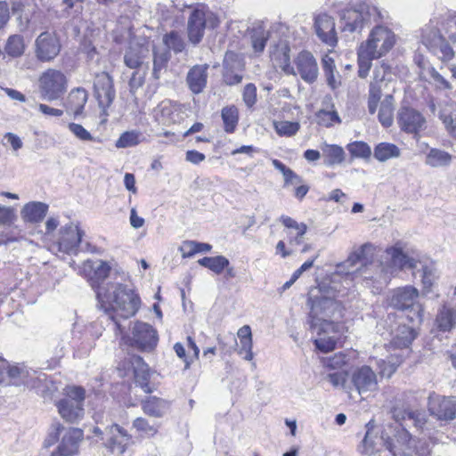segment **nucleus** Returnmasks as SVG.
<instances>
[{
	"instance_id": "30",
	"label": "nucleus",
	"mask_w": 456,
	"mask_h": 456,
	"mask_svg": "<svg viewBox=\"0 0 456 456\" xmlns=\"http://www.w3.org/2000/svg\"><path fill=\"white\" fill-rule=\"evenodd\" d=\"M317 337L314 338V345L316 348L323 353H328L335 349L337 340L338 338V326L330 330L327 327L323 326V329L320 332H315Z\"/></svg>"
},
{
	"instance_id": "1",
	"label": "nucleus",
	"mask_w": 456,
	"mask_h": 456,
	"mask_svg": "<svg viewBox=\"0 0 456 456\" xmlns=\"http://www.w3.org/2000/svg\"><path fill=\"white\" fill-rule=\"evenodd\" d=\"M83 272L96 294L99 307L111 321L115 333L124 334L125 327L120 319L126 320L134 316L140 307V298L133 289L118 282H107L110 266L102 260H87L84 263Z\"/></svg>"
},
{
	"instance_id": "5",
	"label": "nucleus",
	"mask_w": 456,
	"mask_h": 456,
	"mask_svg": "<svg viewBox=\"0 0 456 456\" xmlns=\"http://www.w3.org/2000/svg\"><path fill=\"white\" fill-rule=\"evenodd\" d=\"M83 439L81 428L65 427L59 421H53L48 428L43 446L48 449L56 445L49 456H76Z\"/></svg>"
},
{
	"instance_id": "29",
	"label": "nucleus",
	"mask_w": 456,
	"mask_h": 456,
	"mask_svg": "<svg viewBox=\"0 0 456 456\" xmlns=\"http://www.w3.org/2000/svg\"><path fill=\"white\" fill-rule=\"evenodd\" d=\"M282 224L289 231L287 232L289 242L291 245H299L303 242L304 235L307 231V225L304 223H297L293 218L282 216L281 217Z\"/></svg>"
},
{
	"instance_id": "63",
	"label": "nucleus",
	"mask_w": 456,
	"mask_h": 456,
	"mask_svg": "<svg viewBox=\"0 0 456 456\" xmlns=\"http://www.w3.org/2000/svg\"><path fill=\"white\" fill-rule=\"evenodd\" d=\"M242 99L245 105L249 109L256 104L257 101L256 86L253 83H248L244 86Z\"/></svg>"
},
{
	"instance_id": "45",
	"label": "nucleus",
	"mask_w": 456,
	"mask_h": 456,
	"mask_svg": "<svg viewBox=\"0 0 456 456\" xmlns=\"http://www.w3.org/2000/svg\"><path fill=\"white\" fill-rule=\"evenodd\" d=\"M222 119L226 133H233L239 121V110L235 106L224 107L222 110Z\"/></svg>"
},
{
	"instance_id": "62",
	"label": "nucleus",
	"mask_w": 456,
	"mask_h": 456,
	"mask_svg": "<svg viewBox=\"0 0 456 456\" xmlns=\"http://www.w3.org/2000/svg\"><path fill=\"white\" fill-rule=\"evenodd\" d=\"M422 270V283L426 289H429L435 280L436 279V269L433 263H429L428 265H424L421 267Z\"/></svg>"
},
{
	"instance_id": "19",
	"label": "nucleus",
	"mask_w": 456,
	"mask_h": 456,
	"mask_svg": "<svg viewBox=\"0 0 456 456\" xmlns=\"http://www.w3.org/2000/svg\"><path fill=\"white\" fill-rule=\"evenodd\" d=\"M95 96L104 115H108L107 109L112 104L116 94L113 79L107 72L98 74L94 81Z\"/></svg>"
},
{
	"instance_id": "42",
	"label": "nucleus",
	"mask_w": 456,
	"mask_h": 456,
	"mask_svg": "<svg viewBox=\"0 0 456 456\" xmlns=\"http://www.w3.org/2000/svg\"><path fill=\"white\" fill-rule=\"evenodd\" d=\"M199 265L208 268L216 274H220L230 265V261L224 256H205L198 260Z\"/></svg>"
},
{
	"instance_id": "38",
	"label": "nucleus",
	"mask_w": 456,
	"mask_h": 456,
	"mask_svg": "<svg viewBox=\"0 0 456 456\" xmlns=\"http://www.w3.org/2000/svg\"><path fill=\"white\" fill-rule=\"evenodd\" d=\"M289 51L288 45H281L272 53V59L286 74L296 75L294 67L290 65Z\"/></svg>"
},
{
	"instance_id": "10",
	"label": "nucleus",
	"mask_w": 456,
	"mask_h": 456,
	"mask_svg": "<svg viewBox=\"0 0 456 456\" xmlns=\"http://www.w3.org/2000/svg\"><path fill=\"white\" fill-rule=\"evenodd\" d=\"M372 251V245L364 244L362 245L357 251L353 253L346 260V264L354 267L358 264L361 265L360 267H356L355 270H353L351 273H356L359 276L362 277L363 280L366 281H373L379 284H387L389 281H379L377 276L379 273L382 269V267H387L384 263V260L379 263H370L368 264V253Z\"/></svg>"
},
{
	"instance_id": "47",
	"label": "nucleus",
	"mask_w": 456,
	"mask_h": 456,
	"mask_svg": "<svg viewBox=\"0 0 456 456\" xmlns=\"http://www.w3.org/2000/svg\"><path fill=\"white\" fill-rule=\"evenodd\" d=\"M273 126L278 135L286 137L294 136L300 129V124L297 121L274 120Z\"/></svg>"
},
{
	"instance_id": "7",
	"label": "nucleus",
	"mask_w": 456,
	"mask_h": 456,
	"mask_svg": "<svg viewBox=\"0 0 456 456\" xmlns=\"http://www.w3.org/2000/svg\"><path fill=\"white\" fill-rule=\"evenodd\" d=\"M419 291L411 286L397 288L391 292L388 297V305L401 311H409L407 319L412 324H419L422 322V307L418 303Z\"/></svg>"
},
{
	"instance_id": "8",
	"label": "nucleus",
	"mask_w": 456,
	"mask_h": 456,
	"mask_svg": "<svg viewBox=\"0 0 456 456\" xmlns=\"http://www.w3.org/2000/svg\"><path fill=\"white\" fill-rule=\"evenodd\" d=\"M86 391L81 387H67L65 397L56 403L61 417L67 422L77 423L85 414L84 401Z\"/></svg>"
},
{
	"instance_id": "43",
	"label": "nucleus",
	"mask_w": 456,
	"mask_h": 456,
	"mask_svg": "<svg viewBox=\"0 0 456 456\" xmlns=\"http://www.w3.org/2000/svg\"><path fill=\"white\" fill-rule=\"evenodd\" d=\"M144 51L142 46H130L124 56L125 64L130 69L142 68Z\"/></svg>"
},
{
	"instance_id": "14",
	"label": "nucleus",
	"mask_w": 456,
	"mask_h": 456,
	"mask_svg": "<svg viewBox=\"0 0 456 456\" xmlns=\"http://www.w3.org/2000/svg\"><path fill=\"white\" fill-rule=\"evenodd\" d=\"M84 232L74 224H69L61 227L59 238L51 247L50 250L63 252L65 254H77L82 241Z\"/></svg>"
},
{
	"instance_id": "36",
	"label": "nucleus",
	"mask_w": 456,
	"mask_h": 456,
	"mask_svg": "<svg viewBox=\"0 0 456 456\" xmlns=\"http://www.w3.org/2000/svg\"><path fill=\"white\" fill-rule=\"evenodd\" d=\"M26 50L24 37L20 34H14L8 37L4 47V53L12 58L22 56Z\"/></svg>"
},
{
	"instance_id": "31",
	"label": "nucleus",
	"mask_w": 456,
	"mask_h": 456,
	"mask_svg": "<svg viewBox=\"0 0 456 456\" xmlns=\"http://www.w3.org/2000/svg\"><path fill=\"white\" fill-rule=\"evenodd\" d=\"M48 205L39 201H32L26 204L20 211L24 221L29 223L41 222L46 216Z\"/></svg>"
},
{
	"instance_id": "37",
	"label": "nucleus",
	"mask_w": 456,
	"mask_h": 456,
	"mask_svg": "<svg viewBox=\"0 0 456 456\" xmlns=\"http://www.w3.org/2000/svg\"><path fill=\"white\" fill-rule=\"evenodd\" d=\"M452 156L443 150L432 148L426 156L425 163L432 167H444L451 165Z\"/></svg>"
},
{
	"instance_id": "24",
	"label": "nucleus",
	"mask_w": 456,
	"mask_h": 456,
	"mask_svg": "<svg viewBox=\"0 0 456 456\" xmlns=\"http://www.w3.org/2000/svg\"><path fill=\"white\" fill-rule=\"evenodd\" d=\"M110 438L107 446L112 452L123 453L126 448L132 444V436L118 424L111 425L109 428Z\"/></svg>"
},
{
	"instance_id": "32",
	"label": "nucleus",
	"mask_w": 456,
	"mask_h": 456,
	"mask_svg": "<svg viewBox=\"0 0 456 456\" xmlns=\"http://www.w3.org/2000/svg\"><path fill=\"white\" fill-rule=\"evenodd\" d=\"M6 379H9V383L14 386H28L31 383L32 372L27 366L12 365L8 363V369L6 373Z\"/></svg>"
},
{
	"instance_id": "21",
	"label": "nucleus",
	"mask_w": 456,
	"mask_h": 456,
	"mask_svg": "<svg viewBox=\"0 0 456 456\" xmlns=\"http://www.w3.org/2000/svg\"><path fill=\"white\" fill-rule=\"evenodd\" d=\"M314 28L320 40L334 47L338 43L334 19L327 13H320L314 18Z\"/></svg>"
},
{
	"instance_id": "25",
	"label": "nucleus",
	"mask_w": 456,
	"mask_h": 456,
	"mask_svg": "<svg viewBox=\"0 0 456 456\" xmlns=\"http://www.w3.org/2000/svg\"><path fill=\"white\" fill-rule=\"evenodd\" d=\"M208 65H195L187 73L186 83L189 89L199 94L207 86Z\"/></svg>"
},
{
	"instance_id": "13",
	"label": "nucleus",
	"mask_w": 456,
	"mask_h": 456,
	"mask_svg": "<svg viewBox=\"0 0 456 456\" xmlns=\"http://www.w3.org/2000/svg\"><path fill=\"white\" fill-rule=\"evenodd\" d=\"M42 97L47 101H54L67 91V77L61 70L48 69L38 79Z\"/></svg>"
},
{
	"instance_id": "2",
	"label": "nucleus",
	"mask_w": 456,
	"mask_h": 456,
	"mask_svg": "<svg viewBox=\"0 0 456 456\" xmlns=\"http://www.w3.org/2000/svg\"><path fill=\"white\" fill-rule=\"evenodd\" d=\"M418 403V393L414 391H404L395 396L391 414L395 423L384 429L386 456H412L413 438L404 423L410 420L418 429L423 428L427 421L425 413L412 408Z\"/></svg>"
},
{
	"instance_id": "22",
	"label": "nucleus",
	"mask_w": 456,
	"mask_h": 456,
	"mask_svg": "<svg viewBox=\"0 0 456 456\" xmlns=\"http://www.w3.org/2000/svg\"><path fill=\"white\" fill-rule=\"evenodd\" d=\"M351 380L360 395L378 389L377 375L370 366L363 365L357 368L353 372Z\"/></svg>"
},
{
	"instance_id": "18",
	"label": "nucleus",
	"mask_w": 456,
	"mask_h": 456,
	"mask_svg": "<svg viewBox=\"0 0 456 456\" xmlns=\"http://www.w3.org/2000/svg\"><path fill=\"white\" fill-rule=\"evenodd\" d=\"M397 123L401 130L417 134L426 127V118L417 110L402 106L397 112Z\"/></svg>"
},
{
	"instance_id": "17",
	"label": "nucleus",
	"mask_w": 456,
	"mask_h": 456,
	"mask_svg": "<svg viewBox=\"0 0 456 456\" xmlns=\"http://www.w3.org/2000/svg\"><path fill=\"white\" fill-rule=\"evenodd\" d=\"M245 73L243 60L233 52H227L223 62L222 77L226 86H232L240 84Z\"/></svg>"
},
{
	"instance_id": "51",
	"label": "nucleus",
	"mask_w": 456,
	"mask_h": 456,
	"mask_svg": "<svg viewBox=\"0 0 456 456\" xmlns=\"http://www.w3.org/2000/svg\"><path fill=\"white\" fill-rule=\"evenodd\" d=\"M317 123L320 126L330 127L335 124H340L341 119L335 110H320L316 113Z\"/></svg>"
},
{
	"instance_id": "33",
	"label": "nucleus",
	"mask_w": 456,
	"mask_h": 456,
	"mask_svg": "<svg viewBox=\"0 0 456 456\" xmlns=\"http://www.w3.org/2000/svg\"><path fill=\"white\" fill-rule=\"evenodd\" d=\"M436 325L441 331H450L456 325V308L444 305L437 313Z\"/></svg>"
},
{
	"instance_id": "23",
	"label": "nucleus",
	"mask_w": 456,
	"mask_h": 456,
	"mask_svg": "<svg viewBox=\"0 0 456 456\" xmlns=\"http://www.w3.org/2000/svg\"><path fill=\"white\" fill-rule=\"evenodd\" d=\"M295 64L297 70L296 75L299 74L304 81L313 83L316 80L318 65L311 53L306 51L301 52L296 58Z\"/></svg>"
},
{
	"instance_id": "44",
	"label": "nucleus",
	"mask_w": 456,
	"mask_h": 456,
	"mask_svg": "<svg viewBox=\"0 0 456 456\" xmlns=\"http://www.w3.org/2000/svg\"><path fill=\"white\" fill-rule=\"evenodd\" d=\"M87 102V94L85 89L77 88L72 90L69 95V102L75 116L82 113V110Z\"/></svg>"
},
{
	"instance_id": "50",
	"label": "nucleus",
	"mask_w": 456,
	"mask_h": 456,
	"mask_svg": "<svg viewBox=\"0 0 456 456\" xmlns=\"http://www.w3.org/2000/svg\"><path fill=\"white\" fill-rule=\"evenodd\" d=\"M440 119L444 124L447 131L456 138V110L450 105L441 110L439 114Z\"/></svg>"
},
{
	"instance_id": "41",
	"label": "nucleus",
	"mask_w": 456,
	"mask_h": 456,
	"mask_svg": "<svg viewBox=\"0 0 456 456\" xmlns=\"http://www.w3.org/2000/svg\"><path fill=\"white\" fill-rule=\"evenodd\" d=\"M401 155L400 149L393 143L380 142L374 149V158L380 162H385Z\"/></svg>"
},
{
	"instance_id": "55",
	"label": "nucleus",
	"mask_w": 456,
	"mask_h": 456,
	"mask_svg": "<svg viewBox=\"0 0 456 456\" xmlns=\"http://www.w3.org/2000/svg\"><path fill=\"white\" fill-rule=\"evenodd\" d=\"M376 363L379 369V374L381 377L389 379L395 372L399 365V361H394V356H390L387 360H378Z\"/></svg>"
},
{
	"instance_id": "59",
	"label": "nucleus",
	"mask_w": 456,
	"mask_h": 456,
	"mask_svg": "<svg viewBox=\"0 0 456 456\" xmlns=\"http://www.w3.org/2000/svg\"><path fill=\"white\" fill-rule=\"evenodd\" d=\"M68 128L70 133L81 142H95L97 141L91 133L86 130L82 125L70 122L68 124Z\"/></svg>"
},
{
	"instance_id": "4",
	"label": "nucleus",
	"mask_w": 456,
	"mask_h": 456,
	"mask_svg": "<svg viewBox=\"0 0 456 456\" xmlns=\"http://www.w3.org/2000/svg\"><path fill=\"white\" fill-rule=\"evenodd\" d=\"M395 44V35L387 27L378 25L370 32L368 38L358 48V74L365 78L372 60L386 55Z\"/></svg>"
},
{
	"instance_id": "20",
	"label": "nucleus",
	"mask_w": 456,
	"mask_h": 456,
	"mask_svg": "<svg viewBox=\"0 0 456 456\" xmlns=\"http://www.w3.org/2000/svg\"><path fill=\"white\" fill-rule=\"evenodd\" d=\"M132 333L134 343L141 350H151L157 346L158 333L151 325L136 322Z\"/></svg>"
},
{
	"instance_id": "53",
	"label": "nucleus",
	"mask_w": 456,
	"mask_h": 456,
	"mask_svg": "<svg viewBox=\"0 0 456 456\" xmlns=\"http://www.w3.org/2000/svg\"><path fill=\"white\" fill-rule=\"evenodd\" d=\"M385 85L370 83L368 98V110L370 114H374L379 103L382 89Z\"/></svg>"
},
{
	"instance_id": "54",
	"label": "nucleus",
	"mask_w": 456,
	"mask_h": 456,
	"mask_svg": "<svg viewBox=\"0 0 456 456\" xmlns=\"http://www.w3.org/2000/svg\"><path fill=\"white\" fill-rule=\"evenodd\" d=\"M141 136L142 134L140 132L134 130L126 131L119 136L115 146L118 149L135 146L141 142Z\"/></svg>"
},
{
	"instance_id": "28",
	"label": "nucleus",
	"mask_w": 456,
	"mask_h": 456,
	"mask_svg": "<svg viewBox=\"0 0 456 456\" xmlns=\"http://www.w3.org/2000/svg\"><path fill=\"white\" fill-rule=\"evenodd\" d=\"M142 411L153 418H162L169 409V403L157 396H149L141 403Z\"/></svg>"
},
{
	"instance_id": "64",
	"label": "nucleus",
	"mask_w": 456,
	"mask_h": 456,
	"mask_svg": "<svg viewBox=\"0 0 456 456\" xmlns=\"http://www.w3.org/2000/svg\"><path fill=\"white\" fill-rule=\"evenodd\" d=\"M444 25L446 26L445 32L448 34V38L450 42L455 44L456 43V13H447L444 17Z\"/></svg>"
},
{
	"instance_id": "35",
	"label": "nucleus",
	"mask_w": 456,
	"mask_h": 456,
	"mask_svg": "<svg viewBox=\"0 0 456 456\" xmlns=\"http://www.w3.org/2000/svg\"><path fill=\"white\" fill-rule=\"evenodd\" d=\"M249 33L255 53H262L269 37V33L266 31L264 24L262 22L255 23Z\"/></svg>"
},
{
	"instance_id": "39",
	"label": "nucleus",
	"mask_w": 456,
	"mask_h": 456,
	"mask_svg": "<svg viewBox=\"0 0 456 456\" xmlns=\"http://www.w3.org/2000/svg\"><path fill=\"white\" fill-rule=\"evenodd\" d=\"M132 427L142 437L152 438L159 433L160 424L151 422L143 417H138L133 420Z\"/></svg>"
},
{
	"instance_id": "9",
	"label": "nucleus",
	"mask_w": 456,
	"mask_h": 456,
	"mask_svg": "<svg viewBox=\"0 0 456 456\" xmlns=\"http://www.w3.org/2000/svg\"><path fill=\"white\" fill-rule=\"evenodd\" d=\"M218 23L217 17L205 4H197L188 19L189 41L193 45L199 44L204 36L205 28H214Z\"/></svg>"
},
{
	"instance_id": "61",
	"label": "nucleus",
	"mask_w": 456,
	"mask_h": 456,
	"mask_svg": "<svg viewBox=\"0 0 456 456\" xmlns=\"http://www.w3.org/2000/svg\"><path fill=\"white\" fill-rule=\"evenodd\" d=\"M169 53L168 51H164L161 53L154 52V60H153V77L158 79L159 77V72L162 69H164L169 60Z\"/></svg>"
},
{
	"instance_id": "26",
	"label": "nucleus",
	"mask_w": 456,
	"mask_h": 456,
	"mask_svg": "<svg viewBox=\"0 0 456 456\" xmlns=\"http://www.w3.org/2000/svg\"><path fill=\"white\" fill-rule=\"evenodd\" d=\"M155 118L163 126L175 124L181 118L180 109L170 101H162L155 110Z\"/></svg>"
},
{
	"instance_id": "34",
	"label": "nucleus",
	"mask_w": 456,
	"mask_h": 456,
	"mask_svg": "<svg viewBox=\"0 0 456 456\" xmlns=\"http://www.w3.org/2000/svg\"><path fill=\"white\" fill-rule=\"evenodd\" d=\"M324 164L328 167L341 164L346 158V153L341 146L325 143L322 148Z\"/></svg>"
},
{
	"instance_id": "60",
	"label": "nucleus",
	"mask_w": 456,
	"mask_h": 456,
	"mask_svg": "<svg viewBox=\"0 0 456 456\" xmlns=\"http://www.w3.org/2000/svg\"><path fill=\"white\" fill-rule=\"evenodd\" d=\"M347 150L353 157L369 158L371 155L370 147L364 142H354L347 145Z\"/></svg>"
},
{
	"instance_id": "12",
	"label": "nucleus",
	"mask_w": 456,
	"mask_h": 456,
	"mask_svg": "<svg viewBox=\"0 0 456 456\" xmlns=\"http://www.w3.org/2000/svg\"><path fill=\"white\" fill-rule=\"evenodd\" d=\"M384 263L387 267H382L377 279L379 281H390V278L403 268L415 269L418 262L405 255L403 250L395 246L387 248L384 255Z\"/></svg>"
},
{
	"instance_id": "49",
	"label": "nucleus",
	"mask_w": 456,
	"mask_h": 456,
	"mask_svg": "<svg viewBox=\"0 0 456 456\" xmlns=\"http://www.w3.org/2000/svg\"><path fill=\"white\" fill-rule=\"evenodd\" d=\"M322 62L328 85L333 89L337 88L339 82L335 78L336 66L333 58L326 54L322 58Z\"/></svg>"
},
{
	"instance_id": "15",
	"label": "nucleus",
	"mask_w": 456,
	"mask_h": 456,
	"mask_svg": "<svg viewBox=\"0 0 456 456\" xmlns=\"http://www.w3.org/2000/svg\"><path fill=\"white\" fill-rule=\"evenodd\" d=\"M61 49L60 38L54 32H42L35 40V55L41 62L53 61L59 55Z\"/></svg>"
},
{
	"instance_id": "3",
	"label": "nucleus",
	"mask_w": 456,
	"mask_h": 456,
	"mask_svg": "<svg viewBox=\"0 0 456 456\" xmlns=\"http://www.w3.org/2000/svg\"><path fill=\"white\" fill-rule=\"evenodd\" d=\"M345 295L346 292L338 289L333 281L311 289L307 304L310 306L309 324L313 332H320L323 326L330 330L338 326L335 320L342 317L344 307L339 298Z\"/></svg>"
},
{
	"instance_id": "27",
	"label": "nucleus",
	"mask_w": 456,
	"mask_h": 456,
	"mask_svg": "<svg viewBox=\"0 0 456 456\" xmlns=\"http://www.w3.org/2000/svg\"><path fill=\"white\" fill-rule=\"evenodd\" d=\"M131 362L134 366V382L136 386H139L143 392L147 394L151 393L153 390L149 385L150 374L148 366L139 355H134Z\"/></svg>"
},
{
	"instance_id": "48",
	"label": "nucleus",
	"mask_w": 456,
	"mask_h": 456,
	"mask_svg": "<svg viewBox=\"0 0 456 456\" xmlns=\"http://www.w3.org/2000/svg\"><path fill=\"white\" fill-rule=\"evenodd\" d=\"M272 163L274 168L282 174L284 178V186L298 185L302 183V178L280 160L273 159Z\"/></svg>"
},
{
	"instance_id": "16",
	"label": "nucleus",
	"mask_w": 456,
	"mask_h": 456,
	"mask_svg": "<svg viewBox=\"0 0 456 456\" xmlns=\"http://www.w3.org/2000/svg\"><path fill=\"white\" fill-rule=\"evenodd\" d=\"M428 411L440 420L456 419V396H444L432 393L428 396Z\"/></svg>"
},
{
	"instance_id": "58",
	"label": "nucleus",
	"mask_w": 456,
	"mask_h": 456,
	"mask_svg": "<svg viewBox=\"0 0 456 456\" xmlns=\"http://www.w3.org/2000/svg\"><path fill=\"white\" fill-rule=\"evenodd\" d=\"M347 379V372L346 370H334L329 372L324 377V379L329 381L333 387L341 388L346 391V382Z\"/></svg>"
},
{
	"instance_id": "57",
	"label": "nucleus",
	"mask_w": 456,
	"mask_h": 456,
	"mask_svg": "<svg viewBox=\"0 0 456 456\" xmlns=\"http://www.w3.org/2000/svg\"><path fill=\"white\" fill-rule=\"evenodd\" d=\"M163 42L168 49L173 50L175 53H181L185 46L181 36L175 31L167 34L163 38Z\"/></svg>"
},
{
	"instance_id": "40",
	"label": "nucleus",
	"mask_w": 456,
	"mask_h": 456,
	"mask_svg": "<svg viewBox=\"0 0 456 456\" xmlns=\"http://www.w3.org/2000/svg\"><path fill=\"white\" fill-rule=\"evenodd\" d=\"M379 120L385 127H389L394 120V97L391 94L385 96L380 103Z\"/></svg>"
},
{
	"instance_id": "6",
	"label": "nucleus",
	"mask_w": 456,
	"mask_h": 456,
	"mask_svg": "<svg viewBox=\"0 0 456 456\" xmlns=\"http://www.w3.org/2000/svg\"><path fill=\"white\" fill-rule=\"evenodd\" d=\"M447 13L453 12L446 11L434 17L421 29V43L442 61H451L454 57V51L448 42L450 40L444 28L450 26L444 24Z\"/></svg>"
},
{
	"instance_id": "52",
	"label": "nucleus",
	"mask_w": 456,
	"mask_h": 456,
	"mask_svg": "<svg viewBox=\"0 0 456 456\" xmlns=\"http://www.w3.org/2000/svg\"><path fill=\"white\" fill-rule=\"evenodd\" d=\"M212 248V246L208 243L198 242L195 240L184 241L181 249L183 251V257L192 256L196 253L208 252Z\"/></svg>"
},
{
	"instance_id": "56",
	"label": "nucleus",
	"mask_w": 456,
	"mask_h": 456,
	"mask_svg": "<svg viewBox=\"0 0 456 456\" xmlns=\"http://www.w3.org/2000/svg\"><path fill=\"white\" fill-rule=\"evenodd\" d=\"M349 358L343 353H337L332 356L325 357L322 360L324 367L330 370H342V367L345 366Z\"/></svg>"
},
{
	"instance_id": "11",
	"label": "nucleus",
	"mask_w": 456,
	"mask_h": 456,
	"mask_svg": "<svg viewBox=\"0 0 456 456\" xmlns=\"http://www.w3.org/2000/svg\"><path fill=\"white\" fill-rule=\"evenodd\" d=\"M379 16L378 9L366 3L359 4L354 8L344 10L340 18L343 22V30L354 32L361 30L365 25L376 20Z\"/></svg>"
},
{
	"instance_id": "46",
	"label": "nucleus",
	"mask_w": 456,
	"mask_h": 456,
	"mask_svg": "<svg viewBox=\"0 0 456 456\" xmlns=\"http://www.w3.org/2000/svg\"><path fill=\"white\" fill-rule=\"evenodd\" d=\"M416 338V333L412 327L403 325L393 338V344L396 347H409Z\"/></svg>"
}]
</instances>
